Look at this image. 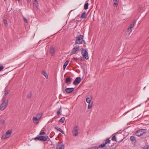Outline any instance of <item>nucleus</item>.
Returning <instances> with one entry per match:
<instances>
[{
    "label": "nucleus",
    "mask_w": 149,
    "mask_h": 149,
    "mask_svg": "<svg viewBox=\"0 0 149 149\" xmlns=\"http://www.w3.org/2000/svg\"><path fill=\"white\" fill-rule=\"evenodd\" d=\"M34 139L36 141L39 140L42 141H49L50 139L48 136H37Z\"/></svg>",
    "instance_id": "f257e3e1"
},
{
    "label": "nucleus",
    "mask_w": 149,
    "mask_h": 149,
    "mask_svg": "<svg viewBox=\"0 0 149 149\" xmlns=\"http://www.w3.org/2000/svg\"><path fill=\"white\" fill-rule=\"evenodd\" d=\"M8 103V100L5 98L2 99V102L0 106V109L1 111H3L7 106Z\"/></svg>",
    "instance_id": "f03ea898"
},
{
    "label": "nucleus",
    "mask_w": 149,
    "mask_h": 149,
    "mask_svg": "<svg viewBox=\"0 0 149 149\" xmlns=\"http://www.w3.org/2000/svg\"><path fill=\"white\" fill-rule=\"evenodd\" d=\"M84 36L82 35L77 36L75 39V44H80L83 40Z\"/></svg>",
    "instance_id": "7ed1b4c3"
},
{
    "label": "nucleus",
    "mask_w": 149,
    "mask_h": 149,
    "mask_svg": "<svg viewBox=\"0 0 149 149\" xmlns=\"http://www.w3.org/2000/svg\"><path fill=\"white\" fill-rule=\"evenodd\" d=\"M147 130L146 129H141L137 131L135 133L136 135L138 136H142L143 134L146 133Z\"/></svg>",
    "instance_id": "20e7f679"
},
{
    "label": "nucleus",
    "mask_w": 149,
    "mask_h": 149,
    "mask_svg": "<svg viewBox=\"0 0 149 149\" xmlns=\"http://www.w3.org/2000/svg\"><path fill=\"white\" fill-rule=\"evenodd\" d=\"M12 132V130H8L6 132L5 134L2 136L1 139H5L6 138L9 137Z\"/></svg>",
    "instance_id": "39448f33"
},
{
    "label": "nucleus",
    "mask_w": 149,
    "mask_h": 149,
    "mask_svg": "<svg viewBox=\"0 0 149 149\" xmlns=\"http://www.w3.org/2000/svg\"><path fill=\"white\" fill-rule=\"evenodd\" d=\"M81 54L84 58L87 60L88 59V52L86 49L83 48L82 49Z\"/></svg>",
    "instance_id": "423d86ee"
},
{
    "label": "nucleus",
    "mask_w": 149,
    "mask_h": 149,
    "mask_svg": "<svg viewBox=\"0 0 149 149\" xmlns=\"http://www.w3.org/2000/svg\"><path fill=\"white\" fill-rule=\"evenodd\" d=\"M79 129V128L77 126H76L74 127L72 130V134L74 136H76L78 135Z\"/></svg>",
    "instance_id": "0eeeda50"
},
{
    "label": "nucleus",
    "mask_w": 149,
    "mask_h": 149,
    "mask_svg": "<svg viewBox=\"0 0 149 149\" xmlns=\"http://www.w3.org/2000/svg\"><path fill=\"white\" fill-rule=\"evenodd\" d=\"M79 46L77 45H75L72 49V52H71V54L72 55L75 54L76 52L79 51Z\"/></svg>",
    "instance_id": "6e6552de"
},
{
    "label": "nucleus",
    "mask_w": 149,
    "mask_h": 149,
    "mask_svg": "<svg viewBox=\"0 0 149 149\" xmlns=\"http://www.w3.org/2000/svg\"><path fill=\"white\" fill-rule=\"evenodd\" d=\"M81 80V78L79 77H77L73 82V84L74 85H77L79 84Z\"/></svg>",
    "instance_id": "1a4fd4ad"
},
{
    "label": "nucleus",
    "mask_w": 149,
    "mask_h": 149,
    "mask_svg": "<svg viewBox=\"0 0 149 149\" xmlns=\"http://www.w3.org/2000/svg\"><path fill=\"white\" fill-rule=\"evenodd\" d=\"M64 145L62 143H58L56 146V149H64Z\"/></svg>",
    "instance_id": "9d476101"
},
{
    "label": "nucleus",
    "mask_w": 149,
    "mask_h": 149,
    "mask_svg": "<svg viewBox=\"0 0 149 149\" xmlns=\"http://www.w3.org/2000/svg\"><path fill=\"white\" fill-rule=\"evenodd\" d=\"M132 29L128 27L127 31L125 32V35L126 38H127L129 36L131 32L132 31Z\"/></svg>",
    "instance_id": "9b49d317"
},
{
    "label": "nucleus",
    "mask_w": 149,
    "mask_h": 149,
    "mask_svg": "<svg viewBox=\"0 0 149 149\" xmlns=\"http://www.w3.org/2000/svg\"><path fill=\"white\" fill-rule=\"evenodd\" d=\"M74 88H68L65 89V91L68 93H70L73 91Z\"/></svg>",
    "instance_id": "f8f14e48"
},
{
    "label": "nucleus",
    "mask_w": 149,
    "mask_h": 149,
    "mask_svg": "<svg viewBox=\"0 0 149 149\" xmlns=\"http://www.w3.org/2000/svg\"><path fill=\"white\" fill-rule=\"evenodd\" d=\"M87 17V15L85 11H84L82 13L81 18L82 19L84 18L86 19Z\"/></svg>",
    "instance_id": "ddd939ff"
},
{
    "label": "nucleus",
    "mask_w": 149,
    "mask_h": 149,
    "mask_svg": "<svg viewBox=\"0 0 149 149\" xmlns=\"http://www.w3.org/2000/svg\"><path fill=\"white\" fill-rule=\"evenodd\" d=\"M38 119L37 117L35 116L33 117L32 118V120L33 123L35 124H38L39 123Z\"/></svg>",
    "instance_id": "4468645a"
},
{
    "label": "nucleus",
    "mask_w": 149,
    "mask_h": 149,
    "mask_svg": "<svg viewBox=\"0 0 149 149\" xmlns=\"http://www.w3.org/2000/svg\"><path fill=\"white\" fill-rule=\"evenodd\" d=\"M136 22V20H134L131 23L128 27L132 29V28L134 27L135 24Z\"/></svg>",
    "instance_id": "2eb2a0df"
},
{
    "label": "nucleus",
    "mask_w": 149,
    "mask_h": 149,
    "mask_svg": "<svg viewBox=\"0 0 149 149\" xmlns=\"http://www.w3.org/2000/svg\"><path fill=\"white\" fill-rule=\"evenodd\" d=\"M65 82L67 84H70L71 82V80L69 77L65 79Z\"/></svg>",
    "instance_id": "dca6fc26"
},
{
    "label": "nucleus",
    "mask_w": 149,
    "mask_h": 149,
    "mask_svg": "<svg viewBox=\"0 0 149 149\" xmlns=\"http://www.w3.org/2000/svg\"><path fill=\"white\" fill-rule=\"evenodd\" d=\"M110 142V140L109 138H107V139L104 142H103L102 143L103 145L105 146L106 144L108 143H109Z\"/></svg>",
    "instance_id": "f3484780"
},
{
    "label": "nucleus",
    "mask_w": 149,
    "mask_h": 149,
    "mask_svg": "<svg viewBox=\"0 0 149 149\" xmlns=\"http://www.w3.org/2000/svg\"><path fill=\"white\" fill-rule=\"evenodd\" d=\"M50 53L52 54V56H53L54 55L55 53V49L54 47H52L50 48Z\"/></svg>",
    "instance_id": "a211bd4d"
},
{
    "label": "nucleus",
    "mask_w": 149,
    "mask_h": 149,
    "mask_svg": "<svg viewBox=\"0 0 149 149\" xmlns=\"http://www.w3.org/2000/svg\"><path fill=\"white\" fill-rule=\"evenodd\" d=\"M42 74L47 79H48V76L47 74V73L46 72H45V71H42Z\"/></svg>",
    "instance_id": "6ab92c4d"
},
{
    "label": "nucleus",
    "mask_w": 149,
    "mask_h": 149,
    "mask_svg": "<svg viewBox=\"0 0 149 149\" xmlns=\"http://www.w3.org/2000/svg\"><path fill=\"white\" fill-rule=\"evenodd\" d=\"M130 139L132 142H134V143H135L136 141V139L134 136H131L130 137Z\"/></svg>",
    "instance_id": "aec40b11"
},
{
    "label": "nucleus",
    "mask_w": 149,
    "mask_h": 149,
    "mask_svg": "<svg viewBox=\"0 0 149 149\" xmlns=\"http://www.w3.org/2000/svg\"><path fill=\"white\" fill-rule=\"evenodd\" d=\"M38 5V3L37 0H35L33 2V6L34 7L37 8Z\"/></svg>",
    "instance_id": "412c9836"
},
{
    "label": "nucleus",
    "mask_w": 149,
    "mask_h": 149,
    "mask_svg": "<svg viewBox=\"0 0 149 149\" xmlns=\"http://www.w3.org/2000/svg\"><path fill=\"white\" fill-rule=\"evenodd\" d=\"M68 63H69V61L68 60L67 61L65 62V63H64V64L63 65V69L65 70V69L66 67V66L68 64Z\"/></svg>",
    "instance_id": "4be33fe9"
},
{
    "label": "nucleus",
    "mask_w": 149,
    "mask_h": 149,
    "mask_svg": "<svg viewBox=\"0 0 149 149\" xmlns=\"http://www.w3.org/2000/svg\"><path fill=\"white\" fill-rule=\"evenodd\" d=\"M114 3L113 6L114 7H116L118 5V2L117 0H113Z\"/></svg>",
    "instance_id": "5701e85b"
},
{
    "label": "nucleus",
    "mask_w": 149,
    "mask_h": 149,
    "mask_svg": "<svg viewBox=\"0 0 149 149\" xmlns=\"http://www.w3.org/2000/svg\"><path fill=\"white\" fill-rule=\"evenodd\" d=\"M42 116V114L41 113H39L36 115V117H37L38 119L39 120L40 119Z\"/></svg>",
    "instance_id": "b1692460"
},
{
    "label": "nucleus",
    "mask_w": 149,
    "mask_h": 149,
    "mask_svg": "<svg viewBox=\"0 0 149 149\" xmlns=\"http://www.w3.org/2000/svg\"><path fill=\"white\" fill-rule=\"evenodd\" d=\"M89 3L88 2H86L84 5V8L85 10L87 9L88 8Z\"/></svg>",
    "instance_id": "393cba45"
},
{
    "label": "nucleus",
    "mask_w": 149,
    "mask_h": 149,
    "mask_svg": "<svg viewBox=\"0 0 149 149\" xmlns=\"http://www.w3.org/2000/svg\"><path fill=\"white\" fill-rule=\"evenodd\" d=\"M105 146L102 144L100 145L97 148V149H105L104 148Z\"/></svg>",
    "instance_id": "a878e982"
},
{
    "label": "nucleus",
    "mask_w": 149,
    "mask_h": 149,
    "mask_svg": "<svg viewBox=\"0 0 149 149\" xmlns=\"http://www.w3.org/2000/svg\"><path fill=\"white\" fill-rule=\"evenodd\" d=\"M61 107L57 111L56 113L58 115H60L61 114Z\"/></svg>",
    "instance_id": "bb28decb"
},
{
    "label": "nucleus",
    "mask_w": 149,
    "mask_h": 149,
    "mask_svg": "<svg viewBox=\"0 0 149 149\" xmlns=\"http://www.w3.org/2000/svg\"><path fill=\"white\" fill-rule=\"evenodd\" d=\"M93 106V102H91L90 103H89V104L88 106V109H90Z\"/></svg>",
    "instance_id": "cd10ccee"
},
{
    "label": "nucleus",
    "mask_w": 149,
    "mask_h": 149,
    "mask_svg": "<svg viewBox=\"0 0 149 149\" xmlns=\"http://www.w3.org/2000/svg\"><path fill=\"white\" fill-rule=\"evenodd\" d=\"M65 120V118L64 117H62L61 119L59 120L60 122H61L62 123H63Z\"/></svg>",
    "instance_id": "c85d7f7f"
},
{
    "label": "nucleus",
    "mask_w": 149,
    "mask_h": 149,
    "mask_svg": "<svg viewBox=\"0 0 149 149\" xmlns=\"http://www.w3.org/2000/svg\"><path fill=\"white\" fill-rule=\"evenodd\" d=\"M91 99L89 97H88L86 99V102L88 103L91 102Z\"/></svg>",
    "instance_id": "c756f323"
},
{
    "label": "nucleus",
    "mask_w": 149,
    "mask_h": 149,
    "mask_svg": "<svg viewBox=\"0 0 149 149\" xmlns=\"http://www.w3.org/2000/svg\"><path fill=\"white\" fill-rule=\"evenodd\" d=\"M32 95V93L31 92H30L28 94L27 97L28 98H31Z\"/></svg>",
    "instance_id": "7c9ffc66"
},
{
    "label": "nucleus",
    "mask_w": 149,
    "mask_h": 149,
    "mask_svg": "<svg viewBox=\"0 0 149 149\" xmlns=\"http://www.w3.org/2000/svg\"><path fill=\"white\" fill-rule=\"evenodd\" d=\"M112 140L113 141H116V137L115 135L112 138Z\"/></svg>",
    "instance_id": "2f4dec72"
},
{
    "label": "nucleus",
    "mask_w": 149,
    "mask_h": 149,
    "mask_svg": "<svg viewBox=\"0 0 149 149\" xmlns=\"http://www.w3.org/2000/svg\"><path fill=\"white\" fill-rule=\"evenodd\" d=\"M3 21H4V24L5 25V26H7V25L8 24L7 20L6 19H4Z\"/></svg>",
    "instance_id": "473e14b6"
},
{
    "label": "nucleus",
    "mask_w": 149,
    "mask_h": 149,
    "mask_svg": "<svg viewBox=\"0 0 149 149\" xmlns=\"http://www.w3.org/2000/svg\"><path fill=\"white\" fill-rule=\"evenodd\" d=\"M45 134V132H40V133L39 134V135L40 136H41V135H42Z\"/></svg>",
    "instance_id": "72a5a7b5"
},
{
    "label": "nucleus",
    "mask_w": 149,
    "mask_h": 149,
    "mask_svg": "<svg viewBox=\"0 0 149 149\" xmlns=\"http://www.w3.org/2000/svg\"><path fill=\"white\" fill-rule=\"evenodd\" d=\"M55 129H56V130H57L58 131H59L60 132L61 131V130H62L61 128H59L58 127H55Z\"/></svg>",
    "instance_id": "f704fd0d"
},
{
    "label": "nucleus",
    "mask_w": 149,
    "mask_h": 149,
    "mask_svg": "<svg viewBox=\"0 0 149 149\" xmlns=\"http://www.w3.org/2000/svg\"><path fill=\"white\" fill-rule=\"evenodd\" d=\"M8 93V91L6 90L5 91L4 95L6 96Z\"/></svg>",
    "instance_id": "c9c22d12"
},
{
    "label": "nucleus",
    "mask_w": 149,
    "mask_h": 149,
    "mask_svg": "<svg viewBox=\"0 0 149 149\" xmlns=\"http://www.w3.org/2000/svg\"><path fill=\"white\" fill-rule=\"evenodd\" d=\"M4 68V67L2 65L0 66V71H1Z\"/></svg>",
    "instance_id": "e433bc0d"
},
{
    "label": "nucleus",
    "mask_w": 149,
    "mask_h": 149,
    "mask_svg": "<svg viewBox=\"0 0 149 149\" xmlns=\"http://www.w3.org/2000/svg\"><path fill=\"white\" fill-rule=\"evenodd\" d=\"M1 123L2 125H4L5 124V121L3 120H2L1 121Z\"/></svg>",
    "instance_id": "4c0bfd02"
},
{
    "label": "nucleus",
    "mask_w": 149,
    "mask_h": 149,
    "mask_svg": "<svg viewBox=\"0 0 149 149\" xmlns=\"http://www.w3.org/2000/svg\"><path fill=\"white\" fill-rule=\"evenodd\" d=\"M24 22L26 23H27L28 21L27 19L24 17H23Z\"/></svg>",
    "instance_id": "58836bf2"
},
{
    "label": "nucleus",
    "mask_w": 149,
    "mask_h": 149,
    "mask_svg": "<svg viewBox=\"0 0 149 149\" xmlns=\"http://www.w3.org/2000/svg\"><path fill=\"white\" fill-rule=\"evenodd\" d=\"M144 148L146 149L149 148V146H146L144 147Z\"/></svg>",
    "instance_id": "ea45409f"
},
{
    "label": "nucleus",
    "mask_w": 149,
    "mask_h": 149,
    "mask_svg": "<svg viewBox=\"0 0 149 149\" xmlns=\"http://www.w3.org/2000/svg\"><path fill=\"white\" fill-rule=\"evenodd\" d=\"M73 59L74 60H76V61H77V58H75V57H74L73 58Z\"/></svg>",
    "instance_id": "a19ab883"
},
{
    "label": "nucleus",
    "mask_w": 149,
    "mask_h": 149,
    "mask_svg": "<svg viewBox=\"0 0 149 149\" xmlns=\"http://www.w3.org/2000/svg\"><path fill=\"white\" fill-rule=\"evenodd\" d=\"M63 134H64V132L62 130H61V131H60Z\"/></svg>",
    "instance_id": "79ce46f5"
},
{
    "label": "nucleus",
    "mask_w": 149,
    "mask_h": 149,
    "mask_svg": "<svg viewBox=\"0 0 149 149\" xmlns=\"http://www.w3.org/2000/svg\"><path fill=\"white\" fill-rule=\"evenodd\" d=\"M28 1H30L31 0H27Z\"/></svg>",
    "instance_id": "37998d69"
},
{
    "label": "nucleus",
    "mask_w": 149,
    "mask_h": 149,
    "mask_svg": "<svg viewBox=\"0 0 149 149\" xmlns=\"http://www.w3.org/2000/svg\"><path fill=\"white\" fill-rule=\"evenodd\" d=\"M145 88H146V87H145L144 88V89H145Z\"/></svg>",
    "instance_id": "c03bdc74"
},
{
    "label": "nucleus",
    "mask_w": 149,
    "mask_h": 149,
    "mask_svg": "<svg viewBox=\"0 0 149 149\" xmlns=\"http://www.w3.org/2000/svg\"><path fill=\"white\" fill-rule=\"evenodd\" d=\"M5 1H6V0H4Z\"/></svg>",
    "instance_id": "a18cd8bd"
}]
</instances>
